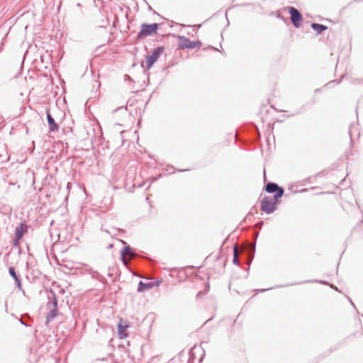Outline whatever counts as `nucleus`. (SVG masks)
Listing matches in <instances>:
<instances>
[{
  "label": "nucleus",
  "instance_id": "obj_6",
  "mask_svg": "<svg viewBox=\"0 0 363 363\" xmlns=\"http://www.w3.org/2000/svg\"><path fill=\"white\" fill-rule=\"evenodd\" d=\"M289 11L291 15V20L296 28H298L301 25L302 16L301 13L294 7H289Z\"/></svg>",
  "mask_w": 363,
  "mask_h": 363
},
{
  "label": "nucleus",
  "instance_id": "obj_7",
  "mask_svg": "<svg viewBox=\"0 0 363 363\" xmlns=\"http://www.w3.org/2000/svg\"><path fill=\"white\" fill-rule=\"evenodd\" d=\"M129 325L126 323L123 322L122 319L120 320L118 324V333L121 339L128 337L127 329Z\"/></svg>",
  "mask_w": 363,
  "mask_h": 363
},
{
  "label": "nucleus",
  "instance_id": "obj_15",
  "mask_svg": "<svg viewBox=\"0 0 363 363\" xmlns=\"http://www.w3.org/2000/svg\"><path fill=\"white\" fill-rule=\"evenodd\" d=\"M50 316L51 318H54V317H55V313H50Z\"/></svg>",
  "mask_w": 363,
  "mask_h": 363
},
{
  "label": "nucleus",
  "instance_id": "obj_2",
  "mask_svg": "<svg viewBox=\"0 0 363 363\" xmlns=\"http://www.w3.org/2000/svg\"><path fill=\"white\" fill-rule=\"evenodd\" d=\"M159 25L156 23L152 24L143 23L141 25L140 31L138 33V38H143L144 37L151 35L156 33Z\"/></svg>",
  "mask_w": 363,
  "mask_h": 363
},
{
  "label": "nucleus",
  "instance_id": "obj_20",
  "mask_svg": "<svg viewBox=\"0 0 363 363\" xmlns=\"http://www.w3.org/2000/svg\"><path fill=\"white\" fill-rule=\"evenodd\" d=\"M121 242L123 244H125V242H123V241H122V240H121Z\"/></svg>",
  "mask_w": 363,
  "mask_h": 363
},
{
  "label": "nucleus",
  "instance_id": "obj_17",
  "mask_svg": "<svg viewBox=\"0 0 363 363\" xmlns=\"http://www.w3.org/2000/svg\"><path fill=\"white\" fill-rule=\"evenodd\" d=\"M254 227H255V228L259 227V223L256 224Z\"/></svg>",
  "mask_w": 363,
  "mask_h": 363
},
{
  "label": "nucleus",
  "instance_id": "obj_9",
  "mask_svg": "<svg viewBox=\"0 0 363 363\" xmlns=\"http://www.w3.org/2000/svg\"><path fill=\"white\" fill-rule=\"evenodd\" d=\"M133 256L131 248L125 247L121 252V257L125 265H128V260Z\"/></svg>",
  "mask_w": 363,
  "mask_h": 363
},
{
  "label": "nucleus",
  "instance_id": "obj_3",
  "mask_svg": "<svg viewBox=\"0 0 363 363\" xmlns=\"http://www.w3.org/2000/svg\"><path fill=\"white\" fill-rule=\"evenodd\" d=\"M163 47H158L152 50L151 55L147 57L146 65L147 69H150L152 67V65L157 60L159 57L163 53Z\"/></svg>",
  "mask_w": 363,
  "mask_h": 363
},
{
  "label": "nucleus",
  "instance_id": "obj_11",
  "mask_svg": "<svg viewBox=\"0 0 363 363\" xmlns=\"http://www.w3.org/2000/svg\"><path fill=\"white\" fill-rule=\"evenodd\" d=\"M311 28L317 32L318 34L321 33L323 30L327 29V27L322 24L312 23Z\"/></svg>",
  "mask_w": 363,
  "mask_h": 363
},
{
  "label": "nucleus",
  "instance_id": "obj_18",
  "mask_svg": "<svg viewBox=\"0 0 363 363\" xmlns=\"http://www.w3.org/2000/svg\"><path fill=\"white\" fill-rule=\"evenodd\" d=\"M113 247V245H112V244H111V245L108 246V247H109V248H111V247Z\"/></svg>",
  "mask_w": 363,
  "mask_h": 363
},
{
  "label": "nucleus",
  "instance_id": "obj_8",
  "mask_svg": "<svg viewBox=\"0 0 363 363\" xmlns=\"http://www.w3.org/2000/svg\"><path fill=\"white\" fill-rule=\"evenodd\" d=\"M47 120L49 125V130L50 132H57L59 130L58 125L55 123V119L51 114L47 111Z\"/></svg>",
  "mask_w": 363,
  "mask_h": 363
},
{
  "label": "nucleus",
  "instance_id": "obj_16",
  "mask_svg": "<svg viewBox=\"0 0 363 363\" xmlns=\"http://www.w3.org/2000/svg\"><path fill=\"white\" fill-rule=\"evenodd\" d=\"M19 227L23 228V227H28V226H27V225H24V224H23V223H21Z\"/></svg>",
  "mask_w": 363,
  "mask_h": 363
},
{
  "label": "nucleus",
  "instance_id": "obj_4",
  "mask_svg": "<svg viewBox=\"0 0 363 363\" xmlns=\"http://www.w3.org/2000/svg\"><path fill=\"white\" fill-rule=\"evenodd\" d=\"M265 190L268 193H275L274 196L272 197H276V199H279L284 195V189L281 187H279L278 184L273 182H269L266 186Z\"/></svg>",
  "mask_w": 363,
  "mask_h": 363
},
{
  "label": "nucleus",
  "instance_id": "obj_19",
  "mask_svg": "<svg viewBox=\"0 0 363 363\" xmlns=\"http://www.w3.org/2000/svg\"><path fill=\"white\" fill-rule=\"evenodd\" d=\"M69 186H70V184H69V183H68V184H67V188H69Z\"/></svg>",
  "mask_w": 363,
  "mask_h": 363
},
{
  "label": "nucleus",
  "instance_id": "obj_13",
  "mask_svg": "<svg viewBox=\"0 0 363 363\" xmlns=\"http://www.w3.org/2000/svg\"><path fill=\"white\" fill-rule=\"evenodd\" d=\"M233 255H234V257H233V262L235 264H238V246L235 245L234 247V249H233Z\"/></svg>",
  "mask_w": 363,
  "mask_h": 363
},
{
  "label": "nucleus",
  "instance_id": "obj_5",
  "mask_svg": "<svg viewBox=\"0 0 363 363\" xmlns=\"http://www.w3.org/2000/svg\"><path fill=\"white\" fill-rule=\"evenodd\" d=\"M179 46L182 49H194L197 47H200L201 43L200 42H193L191 41L189 38L184 36H179Z\"/></svg>",
  "mask_w": 363,
  "mask_h": 363
},
{
  "label": "nucleus",
  "instance_id": "obj_12",
  "mask_svg": "<svg viewBox=\"0 0 363 363\" xmlns=\"http://www.w3.org/2000/svg\"><path fill=\"white\" fill-rule=\"evenodd\" d=\"M152 284L150 283L145 284V283H143V281H140L139 284H138V291L139 292H142V291H144L145 290L152 288Z\"/></svg>",
  "mask_w": 363,
  "mask_h": 363
},
{
  "label": "nucleus",
  "instance_id": "obj_14",
  "mask_svg": "<svg viewBox=\"0 0 363 363\" xmlns=\"http://www.w3.org/2000/svg\"><path fill=\"white\" fill-rule=\"evenodd\" d=\"M9 274L11 276L20 284V281L16 275V273L13 267H11L9 269Z\"/></svg>",
  "mask_w": 363,
  "mask_h": 363
},
{
  "label": "nucleus",
  "instance_id": "obj_1",
  "mask_svg": "<svg viewBox=\"0 0 363 363\" xmlns=\"http://www.w3.org/2000/svg\"><path fill=\"white\" fill-rule=\"evenodd\" d=\"M279 201L276 197L265 196L261 201V209L266 213H272L277 209Z\"/></svg>",
  "mask_w": 363,
  "mask_h": 363
},
{
  "label": "nucleus",
  "instance_id": "obj_10",
  "mask_svg": "<svg viewBox=\"0 0 363 363\" xmlns=\"http://www.w3.org/2000/svg\"><path fill=\"white\" fill-rule=\"evenodd\" d=\"M26 233V228H17L16 230V240L14 241V245H17L19 240L23 236V235Z\"/></svg>",
  "mask_w": 363,
  "mask_h": 363
}]
</instances>
